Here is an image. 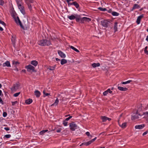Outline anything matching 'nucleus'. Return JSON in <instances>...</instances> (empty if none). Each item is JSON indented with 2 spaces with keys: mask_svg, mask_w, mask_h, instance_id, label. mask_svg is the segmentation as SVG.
<instances>
[{
  "mask_svg": "<svg viewBox=\"0 0 148 148\" xmlns=\"http://www.w3.org/2000/svg\"><path fill=\"white\" fill-rule=\"evenodd\" d=\"M118 122L119 123V126L123 128H125L126 126L127 123H124L122 124L121 125L119 123V120L118 121Z\"/></svg>",
  "mask_w": 148,
  "mask_h": 148,
  "instance_id": "16",
  "label": "nucleus"
},
{
  "mask_svg": "<svg viewBox=\"0 0 148 148\" xmlns=\"http://www.w3.org/2000/svg\"><path fill=\"white\" fill-rule=\"evenodd\" d=\"M61 130V128H59L56 130V132L58 133L60 132Z\"/></svg>",
  "mask_w": 148,
  "mask_h": 148,
  "instance_id": "54",
  "label": "nucleus"
},
{
  "mask_svg": "<svg viewBox=\"0 0 148 148\" xmlns=\"http://www.w3.org/2000/svg\"><path fill=\"white\" fill-rule=\"evenodd\" d=\"M12 64L14 65H15L14 66L19 64V63L18 61H13Z\"/></svg>",
  "mask_w": 148,
  "mask_h": 148,
  "instance_id": "30",
  "label": "nucleus"
},
{
  "mask_svg": "<svg viewBox=\"0 0 148 148\" xmlns=\"http://www.w3.org/2000/svg\"><path fill=\"white\" fill-rule=\"evenodd\" d=\"M143 17V15H141L138 17L136 23L138 24H139L140 23V21L142 18Z\"/></svg>",
  "mask_w": 148,
  "mask_h": 148,
  "instance_id": "13",
  "label": "nucleus"
},
{
  "mask_svg": "<svg viewBox=\"0 0 148 148\" xmlns=\"http://www.w3.org/2000/svg\"><path fill=\"white\" fill-rule=\"evenodd\" d=\"M20 92L15 93L14 95V96L15 97H17L20 94Z\"/></svg>",
  "mask_w": 148,
  "mask_h": 148,
  "instance_id": "39",
  "label": "nucleus"
},
{
  "mask_svg": "<svg viewBox=\"0 0 148 148\" xmlns=\"http://www.w3.org/2000/svg\"><path fill=\"white\" fill-rule=\"evenodd\" d=\"M92 66L94 68H95L97 67H99L100 66V64L99 63H93L92 64Z\"/></svg>",
  "mask_w": 148,
  "mask_h": 148,
  "instance_id": "20",
  "label": "nucleus"
},
{
  "mask_svg": "<svg viewBox=\"0 0 148 148\" xmlns=\"http://www.w3.org/2000/svg\"><path fill=\"white\" fill-rule=\"evenodd\" d=\"M75 18L77 22H78L80 21L81 22L82 18H81L79 16H76V17H75Z\"/></svg>",
  "mask_w": 148,
  "mask_h": 148,
  "instance_id": "25",
  "label": "nucleus"
},
{
  "mask_svg": "<svg viewBox=\"0 0 148 148\" xmlns=\"http://www.w3.org/2000/svg\"><path fill=\"white\" fill-rule=\"evenodd\" d=\"M91 20V19L89 18L84 17L82 18L81 22L83 23L84 21L89 22Z\"/></svg>",
  "mask_w": 148,
  "mask_h": 148,
  "instance_id": "8",
  "label": "nucleus"
},
{
  "mask_svg": "<svg viewBox=\"0 0 148 148\" xmlns=\"http://www.w3.org/2000/svg\"><path fill=\"white\" fill-rule=\"evenodd\" d=\"M56 61H60V59H59L58 58H56Z\"/></svg>",
  "mask_w": 148,
  "mask_h": 148,
  "instance_id": "64",
  "label": "nucleus"
},
{
  "mask_svg": "<svg viewBox=\"0 0 148 148\" xmlns=\"http://www.w3.org/2000/svg\"><path fill=\"white\" fill-rule=\"evenodd\" d=\"M73 5L77 8H78L79 7V4L76 1L74 2Z\"/></svg>",
  "mask_w": 148,
  "mask_h": 148,
  "instance_id": "29",
  "label": "nucleus"
},
{
  "mask_svg": "<svg viewBox=\"0 0 148 148\" xmlns=\"http://www.w3.org/2000/svg\"><path fill=\"white\" fill-rule=\"evenodd\" d=\"M118 89L121 91H125L127 90L128 89L127 88H123L122 87L118 86Z\"/></svg>",
  "mask_w": 148,
  "mask_h": 148,
  "instance_id": "14",
  "label": "nucleus"
},
{
  "mask_svg": "<svg viewBox=\"0 0 148 148\" xmlns=\"http://www.w3.org/2000/svg\"><path fill=\"white\" fill-rule=\"evenodd\" d=\"M68 18L70 20H72L75 19V16L73 15H72L70 16H68Z\"/></svg>",
  "mask_w": 148,
  "mask_h": 148,
  "instance_id": "26",
  "label": "nucleus"
},
{
  "mask_svg": "<svg viewBox=\"0 0 148 148\" xmlns=\"http://www.w3.org/2000/svg\"><path fill=\"white\" fill-rule=\"evenodd\" d=\"M86 134L88 136H90L91 138L92 137V136L91 135H90V133L89 132H87L86 133Z\"/></svg>",
  "mask_w": 148,
  "mask_h": 148,
  "instance_id": "41",
  "label": "nucleus"
},
{
  "mask_svg": "<svg viewBox=\"0 0 148 148\" xmlns=\"http://www.w3.org/2000/svg\"><path fill=\"white\" fill-rule=\"evenodd\" d=\"M58 53L59 55L62 58H64L66 57V55L61 51L60 50H58Z\"/></svg>",
  "mask_w": 148,
  "mask_h": 148,
  "instance_id": "10",
  "label": "nucleus"
},
{
  "mask_svg": "<svg viewBox=\"0 0 148 148\" xmlns=\"http://www.w3.org/2000/svg\"><path fill=\"white\" fill-rule=\"evenodd\" d=\"M35 95L36 96V97H40V93L39 91L36 90L34 92Z\"/></svg>",
  "mask_w": 148,
  "mask_h": 148,
  "instance_id": "19",
  "label": "nucleus"
},
{
  "mask_svg": "<svg viewBox=\"0 0 148 148\" xmlns=\"http://www.w3.org/2000/svg\"><path fill=\"white\" fill-rule=\"evenodd\" d=\"M108 94V93L106 91H105L103 93V94L104 96H106V95H107Z\"/></svg>",
  "mask_w": 148,
  "mask_h": 148,
  "instance_id": "51",
  "label": "nucleus"
},
{
  "mask_svg": "<svg viewBox=\"0 0 148 148\" xmlns=\"http://www.w3.org/2000/svg\"><path fill=\"white\" fill-rule=\"evenodd\" d=\"M146 40L148 42V35L147 36Z\"/></svg>",
  "mask_w": 148,
  "mask_h": 148,
  "instance_id": "62",
  "label": "nucleus"
},
{
  "mask_svg": "<svg viewBox=\"0 0 148 148\" xmlns=\"http://www.w3.org/2000/svg\"><path fill=\"white\" fill-rule=\"evenodd\" d=\"M59 100L58 98H57L55 100L54 103L51 105V106H56L59 103Z\"/></svg>",
  "mask_w": 148,
  "mask_h": 148,
  "instance_id": "17",
  "label": "nucleus"
},
{
  "mask_svg": "<svg viewBox=\"0 0 148 148\" xmlns=\"http://www.w3.org/2000/svg\"><path fill=\"white\" fill-rule=\"evenodd\" d=\"M4 129L6 131H8L10 130V129L8 127H5Z\"/></svg>",
  "mask_w": 148,
  "mask_h": 148,
  "instance_id": "55",
  "label": "nucleus"
},
{
  "mask_svg": "<svg viewBox=\"0 0 148 148\" xmlns=\"http://www.w3.org/2000/svg\"><path fill=\"white\" fill-rule=\"evenodd\" d=\"M3 28L2 27H1L0 26V31H3Z\"/></svg>",
  "mask_w": 148,
  "mask_h": 148,
  "instance_id": "60",
  "label": "nucleus"
},
{
  "mask_svg": "<svg viewBox=\"0 0 148 148\" xmlns=\"http://www.w3.org/2000/svg\"><path fill=\"white\" fill-rule=\"evenodd\" d=\"M147 46L145 48L144 52L147 55L148 54V51L147 50Z\"/></svg>",
  "mask_w": 148,
  "mask_h": 148,
  "instance_id": "36",
  "label": "nucleus"
},
{
  "mask_svg": "<svg viewBox=\"0 0 148 148\" xmlns=\"http://www.w3.org/2000/svg\"><path fill=\"white\" fill-rule=\"evenodd\" d=\"M139 8V6L137 4H134L133 7V9H135L136 8Z\"/></svg>",
  "mask_w": 148,
  "mask_h": 148,
  "instance_id": "32",
  "label": "nucleus"
},
{
  "mask_svg": "<svg viewBox=\"0 0 148 148\" xmlns=\"http://www.w3.org/2000/svg\"><path fill=\"white\" fill-rule=\"evenodd\" d=\"M25 68L27 69V71H29L30 70H32L33 71H35V68L31 65H29L26 66Z\"/></svg>",
  "mask_w": 148,
  "mask_h": 148,
  "instance_id": "6",
  "label": "nucleus"
},
{
  "mask_svg": "<svg viewBox=\"0 0 148 148\" xmlns=\"http://www.w3.org/2000/svg\"><path fill=\"white\" fill-rule=\"evenodd\" d=\"M141 109L139 108L136 112V114L132 116V120H135L140 118L141 116L143 115H144L143 118H145L147 121H148V112H143L142 114L140 112L141 110Z\"/></svg>",
  "mask_w": 148,
  "mask_h": 148,
  "instance_id": "1",
  "label": "nucleus"
},
{
  "mask_svg": "<svg viewBox=\"0 0 148 148\" xmlns=\"http://www.w3.org/2000/svg\"><path fill=\"white\" fill-rule=\"evenodd\" d=\"M67 62V60L65 59H62L61 60L60 63L62 65H63Z\"/></svg>",
  "mask_w": 148,
  "mask_h": 148,
  "instance_id": "27",
  "label": "nucleus"
},
{
  "mask_svg": "<svg viewBox=\"0 0 148 148\" xmlns=\"http://www.w3.org/2000/svg\"><path fill=\"white\" fill-rule=\"evenodd\" d=\"M15 20L17 23H19L21 27L23 29H24V27L22 25V24L18 17H17L16 18H15Z\"/></svg>",
  "mask_w": 148,
  "mask_h": 148,
  "instance_id": "7",
  "label": "nucleus"
},
{
  "mask_svg": "<svg viewBox=\"0 0 148 148\" xmlns=\"http://www.w3.org/2000/svg\"><path fill=\"white\" fill-rule=\"evenodd\" d=\"M4 3V1L2 0H0V5H3Z\"/></svg>",
  "mask_w": 148,
  "mask_h": 148,
  "instance_id": "46",
  "label": "nucleus"
},
{
  "mask_svg": "<svg viewBox=\"0 0 148 148\" xmlns=\"http://www.w3.org/2000/svg\"><path fill=\"white\" fill-rule=\"evenodd\" d=\"M0 23L4 25V26L6 25L5 23L3 21H2L1 20H0Z\"/></svg>",
  "mask_w": 148,
  "mask_h": 148,
  "instance_id": "43",
  "label": "nucleus"
},
{
  "mask_svg": "<svg viewBox=\"0 0 148 148\" xmlns=\"http://www.w3.org/2000/svg\"><path fill=\"white\" fill-rule=\"evenodd\" d=\"M101 25L104 27H106L110 26L111 23L108 20H103L101 21Z\"/></svg>",
  "mask_w": 148,
  "mask_h": 148,
  "instance_id": "3",
  "label": "nucleus"
},
{
  "mask_svg": "<svg viewBox=\"0 0 148 148\" xmlns=\"http://www.w3.org/2000/svg\"><path fill=\"white\" fill-rule=\"evenodd\" d=\"M43 93L44 95H45V96H47L49 95V94L48 93H46L45 90H43Z\"/></svg>",
  "mask_w": 148,
  "mask_h": 148,
  "instance_id": "40",
  "label": "nucleus"
},
{
  "mask_svg": "<svg viewBox=\"0 0 148 148\" xmlns=\"http://www.w3.org/2000/svg\"><path fill=\"white\" fill-rule=\"evenodd\" d=\"M105 134V132H102V133H101L99 135H100L102 134L103 135V134Z\"/></svg>",
  "mask_w": 148,
  "mask_h": 148,
  "instance_id": "59",
  "label": "nucleus"
},
{
  "mask_svg": "<svg viewBox=\"0 0 148 148\" xmlns=\"http://www.w3.org/2000/svg\"><path fill=\"white\" fill-rule=\"evenodd\" d=\"M72 117V116H70L69 117L67 118H66V119H65V121H68V120H69L70 119H71V118Z\"/></svg>",
  "mask_w": 148,
  "mask_h": 148,
  "instance_id": "49",
  "label": "nucleus"
},
{
  "mask_svg": "<svg viewBox=\"0 0 148 148\" xmlns=\"http://www.w3.org/2000/svg\"><path fill=\"white\" fill-rule=\"evenodd\" d=\"M17 103V101H16L14 102H12V105L14 106Z\"/></svg>",
  "mask_w": 148,
  "mask_h": 148,
  "instance_id": "44",
  "label": "nucleus"
},
{
  "mask_svg": "<svg viewBox=\"0 0 148 148\" xmlns=\"http://www.w3.org/2000/svg\"><path fill=\"white\" fill-rule=\"evenodd\" d=\"M28 6V8L30 10H31L32 9V7L31 6V5L29 3H26Z\"/></svg>",
  "mask_w": 148,
  "mask_h": 148,
  "instance_id": "37",
  "label": "nucleus"
},
{
  "mask_svg": "<svg viewBox=\"0 0 148 148\" xmlns=\"http://www.w3.org/2000/svg\"><path fill=\"white\" fill-rule=\"evenodd\" d=\"M22 71L24 73H26V70H23Z\"/></svg>",
  "mask_w": 148,
  "mask_h": 148,
  "instance_id": "61",
  "label": "nucleus"
},
{
  "mask_svg": "<svg viewBox=\"0 0 148 148\" xmlns=\"http://www.w3.org/2000/svg\"><path fill=\"white\" fill-rule=\"evenodd\" d=\"M3 66H7L8 67H10V62L9 61H7L6 62L3 63Z\"/></svg>",
  "mask_w": 148,
  "mask_h": 148,
  "instance_id": "15",
  "label": "nucleus"
},
{
  "mask_svg": "<svg viewBox=\"0 0 148 148\" xmlns=\"http://www.w3.org/2000/svg\"><path fill=\"white\" fill-rule=\"evenodd\" d=\"M69 126L70 129L73 131L76 128L77 126L74 122H72L70 123Z\"/></svg>",
  "mask_w": 148,
  "mask_h": 148,
  "instance_id": "5",
  "label": "nucleus"
},
{
  "mask_svg": "<svg viewBox=\"0 0 148 148\" xmlns=\"http://www.w3.org/2000/svg\"><path fill=\"white\" fill-rule=\"evenodd\" d=\"M11 40H12V42L14 43V42H15V39H14V38H13V37H12V38L11 39Z\"/></svg>",
  "mask_w": 148,
  "mask_h": 148,
  "instance_id": "50",
  "label": "nucleus"
},
{
  "mask_svg": "<svg viewBox=\"0 0 148 148\" xmlns=\"http://www.w3.org/2000/svg\"><path fill=\"white\" fill-rule=\"evenodd\" d=\"M16 2L18 5V8L20 11L23 15L25 14V11L23 8V7L21 6V4H19V3L17 1Z\"/></svg>",
  "mask_w": 148,
  "mask_h": 148,
  "instance_id": "4",
  "label": "nucleus"
},
{
  "mask_svg": "<svg viewBox=\"0 0 148 148\" xmlns=\"http://www.w3.org/2000/svg\"><path fill=\"white\" fill-rule=\"evenodd\" d=\"M26 3H33L34 2L33 0H25Z\"/></svg>",
  "mask_w": 148,
  "mask_h": 148,
  "instance_id": "34",
  "label": "nucleus"
},
{
  "mask_svg": "<svg viewBox=\"0 0 148 148\" xmlns=\"http://www.w3.org/2000/svg\"><path fill=\"white\" fill-rule=\"evenodd\" d=\"M68 5H73V4H74V2H73V3H68Z\"/></svg>",
  "mask_w": 148,
  "mask_h": 148,
  "instance_id": "58",
  "label": "nucleus"
},
{
  "mask_svg": "<svg viewBox=\"0 0 148 148\" xmlns=\"http://www.w3.org/2000/svg\"><path fill=\"white\" fill-rule=\"evenodd\" d=\"M11 136V135L10 134H7L5 135L4 136V137H5L6 138H9Z\"/></svg>",
  "mask_w": 148,
  "mask_h": 148,
  "instance_id": "38",
  "label": "nucleus"
},
{
  "mask_svg": "<svg viewBox=\"0 0 148 148\" xmlns=\"http://www.w3.org/2000/svg\"><path fill=\"white\" fill-rule=\"evenodd\" d=\"M56 66V65H55L53 66H49L48 69L51 71L54 70L55 69Z\"/></svg>",
  "mask_w": 148,
  "mask_h": 148,
  "instance_id": "24",
  "label": "nucleus"
},
{
  "mask_svg": "<svg viewBox=\"0 0 148 148\" xmlns=\"http://www.w3.org/2000/svg\"><path fill=\"white\" fill-rule=\"evenodd\" d=\"M7 113L5 112H4L3 113V116L4 117H6L7 116Z\"/></svg>",
  "mask_w": 148,
  "mask_h": 148,
  "instance_id": "45",
  "label": "nucleus"
},
{
  "mask_svg": "<svg viewBox=\"0 0 148 148\" xmlns=\"http://www.w3.org/2000/svg\"><path fill=\"white\" fill-rule=\"evenodd\" d=\"M71 0H66V1L68 3H69V2L71 1Z\"/></svg>",
  "mask_w": 148,
  "mask_h": 148,
  "instance_id": "63",
  "label": "nucleus"
},
{
  "mask_svg": "<svg viewBox=\"0 0 148 148\" xmlns=\"http://www.w3.org/2000/svg\"><path fill=\"white\" fill-rule=\"evenodd\" d=\"M112 14L114 16H118L119 14L116 12H112Z\"/></svg>",
  "mask_w": 148,
  "mask_h": 148,
  "instance_id": "33",
  "label": "nucleus"
},
{
  "mask_svg": "<svg viewBox=\"0 0 148 148\" xmlns=\"http://www.w3.org/2000/svg\"><path fill=\"white\" fill-rule=\"evenodd\" d=\"M101 119H102V121L103 122H106L107 120L109 121L111 120V119L108 118L106 116H101Z\"/></svg>",
  "mask_w": 148,
  "mask_h": 148,
  "instance_id": "9",
  "label": "nucleus"
},
{
  "mask_svg": "<svg viewBox=\"0 0 148 148\" xmlns=\"http://www.w3.org/2000/svg\"><path fill=\"white\" fill-rule=\"evenodd\" d=\"M0 103H1L2 104H4L3 102L1 97H0Z\"/></svg>",
  "mask_w": 148,
  "mask_h": 148,
  "instance_id": "53",
  "label": "nucleus"
},
{
  "mask_svg": "<svg viewBox=\"0 0 148 148\" xmlns=\"http://www.w3.org/2000/svg\"><path fill=\"white\" fill-rule=\"evenodd\" d=\"M98 9H99L100 10L102 11H105L106 10V8H103L101 7H99L98 8Z\"/></svg>",
  "mask_w": 148,
  "mask_h": 148,
  "instance_id": "35",
  "label": "nucleus"
},
{
  "mask_svg": "<svg viewBox=\"0 0 148 148\" xmlns=\"http://www.w3.org/2000/svg\"><path fill=\"white\" fill-rule=\"evenodd\" d=\"M38 62L36 60H33L31 62V64L36 66L38 64Z\"/></svg>",
  "mask_w": 148,
  "mask_h": 148,
  "instance_id": "22",
  "label": "nucleus"
},
{
  "mask_svg": "<svg viewBox=\"0 0 148 148\" xmlns=\"http://www.w3.org/2000/svg\"><path fill=\"white\" fill-rule=\"evenodd\" d=\"M32 102V99H29L25 100V103L27 104H29L31 103Z\"/></svg>",
  "mask_w": 148,
  "mask_h": 148,
  "instance_id": "18",
  "label": "nucleus"
},
{
  "mask_svg": "<svg viewBox=\"0 0 148 148\" xmlns=\"http://www.w3.org/2000/svg\"><path fill=\"white\" fill-rule=\"evenodd\" d=\"M145 126V125L144 124L136 125L135 126V128L136 129H142Z\"/></svg>",
  "mask_w": 148,
  "mask_h": 148,
  "instance_id": "12",
  "label": "nucleus"
},
{
  "mask_svg": "<svg viewBox=\"0 0 148 148\" xmlns=\"http://www.w3.org/2000/svg\"><path fill=\"white\" fill-rule=\"evenodd\" d=\"M126 82H127V84H129V83H130L131 82H132V80H128Z\"/></svg>",
  "mask_w": 148,
  "mask_h": 148,
  "instance_id": "56",
  "label": "nucleus"
},
{
  "mask_svg": "<svg viewBox=\"0 0 148 148\" xmlns=\"http://www.w3.org/2000/svg\"><path fill=\"white\" fill-rule=\"evenodd\" d=\"M38 44L41 46H49L51 45L50 42L46 40H41L38 42Z\"/></svg>",
  "mask_w": 148,
  "mask_h": 148,
  "instance_id": "2",
  "label": "nucleus"
},
{
  "mask_svg": "<svg viewBox=\"0 0 148 148\" xmlns=\"http://www.w3.org/2000/svg\"><path fill=\"white\" fill-rule=\"evenodd\" d=\"M47 131H48V130H43L40 132V134L41 135H42Z\"/></svg>",
  "mask_w": 148,
  "mask_h": 148,
  "instance_id": "31",
  "label": "nucleus"
},
{
  "mask_svg": "<svg viewBox=\"0 0 148 148\" xmlns=\"http://www.w3.org/2000/svg\"><path fill=\"white\" fill-rule=\"evenodd\" d=\"M118 23L116 22L114 23V32H115L117 30V25Z\"/></svg>",
  "mask_w": 148,
  "mask_h": 148,
  "instance_id": "23",
  "label": "nucleus"
},
{
  "mask_svg": "<svg viewBox=\"0 0 148 148\" xmlns=\"http://www.w3.org/2000/svg\"><path fill=\"white\" fill-rule=\"evenodd\" d=\"M91 144V142L90 141H89L88 142H85L82 143L81 145H80V146H81L82 145H86V146H88L90 144Z\"/></svg>",
  "mask_w": 148,
  "mask_h": 148,
  "instance_id": "21",
  "label": "nucleus"
},
{
  "mask_svg": "<svg viewBox=\"0 0 148 148\" xmlns=\"http://www.w3.org/2000/svg\"><path fill=\"white\" fill-rule=\"evenodd\" d=\"M121 83L122 84H127V82H121Z\"/></svg>",
  "mask_w": 148,
  "mask_h": 148,
  "instance_id": "57",
  "label": "nucleus"
},
{
  "mask_svg": "<svg viewBox=\"0 0 148 148\" xmlns=\"http://www.w3.org/2000/svg\"><path fill=\"white\" fill-rule=\"evenodd\" d=\"M20 86V85L19 84H15L13 86V87L12 88V91H16L18 89L19 87Z\"/></svg>",
  "mask_w": 148,
  "mask_h": 148,
  "instance_id": "11",
  "label": "nucleus"
},
{
  "mask_svg": "<svg viewBox=\"0 0 148 148\" xmlns=\"http://www.w3.org/2000/svg\"><path fill=\"white\" fill-rule=\"evenodd\" d=\"M69 47L73 49V50H74L75 51H76V52H77V53L79 52V51L78 49H76V48H75L74 47H73L72 46H70Z\"/></svg>",
  "mask_w": 148,
  "mask_h": 148,
  "instance_id": "28",
  "label": "nucleus"
},
{
  "mask_svg": "<svg viewBox=\"0 0 148 148\" xmlns=\"http://www.w3.org/2000/svg\"><path fill=\"white\" fill-rule=\"evenodd\" d=\"M106 91L108 93V92H109L110 93H111L112 92V91L110 90V89H108Z\"/></svg>",
  "mask_w": 148,
  "mask_h": 148,
  "instance_id": "47",
  "label": "nucleus"
},
{
  "mask_svg": "<svg viewBox=\"0 0 148 148\" xmlns=\"http://www.w3.org/2000/svg\"><path fill=\"white\" fill-rule=\"evenodd\" d=\"M96 138H97V137H96L95 138H94V139H92L91 140H90V142H91V143H92L93 142H94L96 140Z\"/></svg>",
  "mask_w": 148,
  "mask_h": 148,
  "instance_id": "48",
  "label": "nucleus"
},
{
  "mask_svg": "<svg viewBox=\"0 0 148 148\" xmlns=\"http://www.w3.org/2000/svg\"><path fill=\"white\" fill-rule=\"evenodd\" d=\"M68 122L66 121H64L63 122V124L64 126H67V125Z\"/></svg>",
  "mask_w": 148,
  "mask_h": 148,
  "instance_id": "42",
  "label": "nucleus"
},
{
  "mask_svg": "<svg viewBox=\"0 0 148 148\" xmlns=\"http://www.w3.org/2000/svg\"><path fill=\"white\" fill-rule=\"evenodd\" d=\"M148 133V130H147L145 132H144L143 134V136H144L145 135H146V134H147V133Z\"/></svg>",
  "mask_w": 148,
  "mask_h": 148,
  "instance_id": "52",
  "label": "nucleus"
}]
</instances>
